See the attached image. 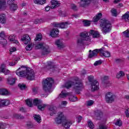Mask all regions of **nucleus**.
I'll use <instances>...</instances> for the list:
<instances>
[{
	"mask_svg": "<svg viewBox=\"0 0 129 129\" xmlns=\"http://www.w3.org/2000/svg\"><path fill=\"white\" fill-rule=\"evenodd\" d=\"M111 13L112 14V16L113 17H117V12L116 11V9H112L111 10Z\"/></svg>",
	"mask_w": 129,
	"mask_h": 129,
	"instance_id": "37",
	"label": "nucleus"
},
{
	"mask_svg": "<svg viewBox=\"0 0 129 129\" xmlns=\"http://www.w3.org/2000/svg\"><path fill=\"white\" fill-rule=\"evenodd\" d=\"M101 17H102V14L98 13L97 15H96L93 18V22L94 23L96 22H98V20L101 18Z\"/></svg>",
	"mask_w": 129,
	"mask_h": 129,
	"instance_id": "30",
	"label": "nucleus"
},
{
	"mask_svg": "<svg viewBox=\"0 0 129 129\" xmlns=\"http://www.w3.org/2000/svg\"><path fill=\"white\" fill-rule=\"evenodd\" d=\"M0 44L3 46V47H5L8 44V41L5 39H3L0 41Z\"/></svg>",
	"mask_w": 129,
	"mask_h": 129,
	"instance_id": "39",
	"label": "nucleus"
},
{
	"mask_svg": "<svg viewBox=\"0 0 129 129\" xmlns=\"http://www.w3.org/2000/svg\"><path fill=\"white\" fill-rule=\"evenodd\" d=\"M105 99L107 103H111V102L114 101L115 96L112 93L109 92L106 95Z\"/></svg>",
	"mask_w": 129,
	"mask_h": 129,
	"instance_id": "10",
	"label": "nucleus"
},
{
	"mask_svg": "<svg viewBox=\"0 0 129 129\" xmlns=\"http://www.w3.org/2000/svg\"><path fill=\"white\" fill-rule=\"evenodd\" d=\"M21 40L24 42V44L26 45L29 44L31 41V37L28 34H25L23 36Z\"/></svg>",
	"mask_w": 129,
	"mask_h": 129,
	"instance_id": "17",
	"label": "nucleus"
},
{
	"mask_svg": "<svg viewBox=\"0 0 129 129\" xmlns=\"http://www.w3.org/2000/svg\"><path fill=\"white\" fill-rule=\"evenodd\" d=\"M33 104L34 105H37L38 109L39 110H44L46 105L42 103V101L39 100L38 98H36L33 100Z\"/></svg>",
	"mask_w": 129,
	"mask_h": 129,
	"instance_id": "9",
	"label": "nucleus"
},
{
	"mask_svg": "<svg viewBox=\"0 0 129 129\" xmlns=\"http://www.w3.org/2000/svg\"><path fill=\"white\" fill-rule=\"evenodd\" d=\"M8 5H9V6H12V5H14V0H9L7 2Z\"/></svg>",
	"mask_w": 129,
	"mask_h": 129,
	"instance_id": "56",
	"label": "nucleus"
},
{
	"mask_svg": "<svg viewBox=\"0 0 129 129\" xmlns=\"http://www.w3.org/2000/svg\"><path fill=\"white\" fill-rule=\"evenodd\" d=\"M88 80L90 81V82H92L93 81V76H90L88 77Z\"/></svg>",
	"mask_w": 129,
	"mask_h": 129,
	"instance_id": "59",
	"label": "nucleus"
},
{
	"mask_svg": "<svg viewBox=\"0 0 129 129\" xmlns=\"http://www.w3.org/2000/svg\"><path fill=\"white\" fill-rule=\"evenodd\" d=\"M50 9H51V7H50V6H46L45 7V11L46 12H49L50 11Z\"/></svg>",
	"mask_w": 129,
	"mask_h": 129,
	"instance_id": "62",
	"label": "nucleus"
},
{
	"mask_svg": "<svg viewBox=\"0 0 129 129\" xmlns=\"http://www.w3.org/2000/svg\"><path fill=\"white\" fill-rule=\"evenodd\" d=\"M18 9V6L16 4H13L10 6V10L11 11H16Z\"/></svg>",
	"mask_w": 129,
	"mask_h": 129,
	"instance_id": "40",
	"label": "nucleus"
},
{
	"mask_svg": "<svg viewBox=\"0 0 129 129\" xmlns=\"http://www.w3.org/2000/svg\"><path fill=\"white\" fill-rule=\"evenodd\" d=\"M9 104H10V100L0 99V107L4 105H9Z\"/></svg>",
	"mask_w": 129,
	"mask_h": 129,
	"instance_id": "25",
	"label": "nucleus"
},
{
	"mask_svg": "<svg viewBox=\"0 0 129 129\" xmlns=\"http://www.w3.org/2000/svg\"><path fill=\"white\" fill-rule=\"evenodd\" d=\"M67 96H69V99L70 101L75 102L77 100V97L72 95L71 93H68L66 90L62 91L61 93L59 95L58 97L64 98V97H67Z\"/></svg>",
	"mask_w": 129,
	"mask_h": 129,
	"instance_id": "6",
	"label": "nucleus"
},
{
	"mask_svg": "<svg viewBox=\"0 0 129 129\" xmlns=\"http://www.w3.org/2000/svg\"><path fill=\"white\" fill-rule=\"evenodd\" d=\"M95 115L96 119L99 120L101 119L103 115V113H102V111L100 110H96L95 112Z\"/></svg>",
	"mask_w": 129,
	"mask_h": 129,
	"instance_id": "15",
	"label": "nucleus"
},
{
	"mask_svg": "<svg viewBox=\"0 0 129 129\" xmlns=\"http://www.w3.org/2000/svg\"><path fill=\"white\" fill-rule=\"evenodd\" d=\"M88 126L89 127H90V128H94V125L93 124V123H92V121H89L88 122Z\"/></svg>",
	"mask_w": 129,
	"mask_h": 129,
	"instance_id": "46",
	"label": "nucleus"
},
{
	"mask_svg": "<svg viewBox=\"0 0 129 129\" xmlns=\"http://www.w3.org/2000/svg\"><path fill=\"white\" fill-rule=\"evenodd\" d=\"M20 60V58H18V59L16 60L15 61H12V62H9V65L10 66H15L17 64V62Z\"/></svg>",
	"mask_w": 129,
	"mask_h": 129,
	"instance_id": "45",
	"label": "nucleus"
},
{
	"mask_svg": "<svg viewBox=\"0 0 129 129\" xmlns=\"http://www.w3.org/2000/svg\"><path fill=\"white\" fill-rule=\"evenodd\" d=\"M115 124L117 125L118 126H121L122 125V123L121 122V120L120 119H118L115 122Z\"/></svg>",
	"mask_w": 129,
	"mask_h": 129,
	"instance_id": "44",
	"label": "nucleus"
},
{
	"mask_svg": "<svg viewBox=\"0 0 129 129\" xmlns=\"http://www.w3.org/2000/svg\"><path fill=\"white\" fill-rule=\"evenodd\" d=\"M67 103H68L67 101H63L61 102V105H67Z\"/></svg>",
	"mask_w": 129,
	"mask_h": 129,
	"instance_id": "64",
	"label": "nucleus"
},
{
	"mask_svg": "<svg viewBox=\"0 0 129 129\" xmlns=\"http://www.w3.org/2000/svg\"><path fill=\"white\" fill-rule=\"evenodd\" d=\"M34 119L35 120V121H37L38 123H40L41 121H42V119H41V116L39 115L34 114L33 115Z\"/></svg>",
	"mask_w": 129,
	"mask_h": 129,
	"instance_id": "31",
	"label": "nucleus"
},
{
	"mask_svg": "<svg viewBox=\"0 0 129 129\" xmlns=\"http://www.w3.org/2000/svg\"><path fill=\"white\" fill-rule=\"evenodd\" d=\"M64 119L65 117H64V115L62 113H60L58 115L57 117L55 118L54 121L56 124H61L62 122L64 121Z\"/></svg>",
	"mask_w": 129,
	"mask_h": 129,
	"instance_id": "11",
	"label": "nucleus"
},
{
	"mask_svg": "<svg viewBox=\"0 0 129 129\" xmlns=\"http://www.w3.org/2000/svg\"><path fill=\"white\" fill-rule=\"evenodd\" d=\"M0 129H5V125L3 123H0Z\"/></svg>",
	"mask_w": 129,
	"mask_h": 129,
	"instance_id": "63",
	"label": "nucleus"
},
{
	"mask_svg": "<svg viewBox=\"0 0 129 129\" xmlns=\"http://www.w3.org/2000/svg\"><path fill=\"white\" fill-rule=\"evenodd\" d=\"M51 3V9H56L60 6V3L58 1L52 0L50 2Z\"/></svg>",
	"mask_w": 129,
	"mask_h": 129,
	"instance_id": "20",
	"label": "nucleus"
},
{
	"mask_svg": "<svg viewBox=\"0 0 129 129\" xmlns=\"http://www.w3.org/2000/svg\"><path fill=\"white\" fill-rule=\"evenodd\" d=\"M58 34H59V30H58V29L53 28L50 31V35L52 38H55V37H57V36H58Z\"/></svg>",
	"mask_w": 129,
	"mask_h": 129,
	"instance_id": "23",
	"label": "nucleus"
},
{
	"mask_svg": "<svg viewBox=\"0 0 129 129\" xmlns=\"http://www.w3.org/2000/svg\"><path fill=\"white\" fill-rule=\"evenodd\" d=\"M0 38L2 39H5V38H6V34H5V32L2 31L0 33Z\"/></svg>",
	"mask_w": 129,
	"mask_h": 129,
	"instance_id": "53",
	"label": "nucleus"
},
{
	"mask_svg": "<svg viewBox=\"0 0 129 129\" xmlns=\"http://www.w3.org/2000/svg\"><path fill=\"white\" fill-rule=\"evenodd\" d=\"M14 117L16 118H18V119H23L24 118V117L21 115L18 114H15L14 115Z\"/></svg>",
	"mask_w": 129,
	"mask_h": 129,
	"instance_id": "51",
	"label": "nucleus"
},
{
	"mask_svg": "<svg viewBox=\"0 0 129 129\" xmlns=\"http://www.w3.org/2000/svg\"><path fill=\"white\" fill-rule=\"evenodd\" d=\"M8 84L9 85H14L16 82V80L13 77H9L7 79Z\"/></svg>",
	"mask_w": 129,
	"mask_h": 129,
	"instance_id": "26",
	"label": "nucleus"
},
{
	"mask_svg": "<svg viewBox=\"0 0 129 129\" xmlns=\"http://www.w3.org/2000/svg\"><path fill=\"white\" fill-rule=\"evenodd\" d=\"M62 86L67 88V89H69V88L73 87V90L75 91L77 94H80V91L84 88L83 83L79 81L78 78H76L74 82L71 81H68Z\"/></svg>",
	"mask_w": 129,
	"mask_h": 129,
	"instance_id": "1",
	"label": "nucleus"
},
{
	"mask_svg": "<svg viewBox=\"0 0 129 129\" xmlns=\"http://www.w3.org/2000/svg\"><path fill=\"white\" fill-rule=\"evenodd\" d=\"M98 53H99V49H96L93 51H91V50H90L88 57L93 58L94 57H96Z\"/></svg>",
	"mask_w": 129,
	"mask_h": 129,
	"instance_id": "12",
	"label": "nucleus"
},
{
	"mask_svg": "<svg viewBox=\"0 0 129 129\" xmlns=\"http://www.w3.org/2000/svg\"><path fill=\"white\" fill-rule=\"evenodd\" d=\"M99 53L102 54V56L106 57V58H108L110 57V53L108 51H106L104 50V48L103 47L99 49Z\"/></svg>",
	"mask_w": 129,
	"mask_h": 129,
	"instance_id": "13",
	"label": "nucleus"
},
{
	"mask_svg": "<svg viewBox=\"0 0 129 129\" xmlns=\"http://www.w3.org/2000/svg\"><path fill=\"white\" fill-rule=\"evenodd\" d=\"M0 72L4 73L5 75H9L10 74V70L6 68L5 64H2L0 68Z\"/></svg>",
	"mask_w": 129,
	"mask_h": 129,
	"instance_id": "21",
	"label": "nucleus"
},
{
	"mask_svg": "<svg viewBox=\"0 0 129 129\" xmlns=\"http://www.w3.org/2000/svg\"><path fill=\"white\" fill-rule=\"evenodd\" d=\"M97 129H106V126L104 123H99V126L97 127Z\"/></svg>",
	"mask_w": 129,
	"mask_h": 129,
	"instance_id": "35",
	"label": "nucleus"
},
{
	"mask_svg": "<svg viewBox=\"0 0 129 129\" xmlns=\"http://www.w3.org/2000/svg\"><path fill=\"white\" fill-rule=\"evenodd\" d=\"M9 39L11 42H12L13 43L17 44V45H19V41L18 40H16V36L14 35H11L9 36Z\"/></svg>",
	"mask_w": 129,
	"mask_h": 129,
	"instance_id": "28",
	"label": "nucleus"
},
{
	"mask_svg": "<svg viewBox=\"0 0 129 129\" xmlns=\"http://www.w3.org/2000/svg\"><path fill=\"white\" fill-rule=\"evenodd\" d=\"M55 45H56L59 49H62L65 47V45L64 44V43H63V41L61 39L57 40L55 41Z\"/></svg>",
	"mask_w": 129,
	"mask_h": 129,
	"instance_id": "22",
	"label": "nucleus"
},
{
	"mask_svg": "<svg viewBox=\"0 0 129 129\" xmlns=\"http://www.w3.org/2000/svg\"><path fill=\"white\" fill-rule=\"evenodd\" d=\"M10 52L13 53V52H15V51H17V48L15 47H11L10 49Z\"/></svg>",
	"mask_w": 129,
	"mask_h": 129,
	"instance_id": "57",
	"label": "nucleus"
},
{
	"mask_svg": "<svg viewBox=\"0 0 129 129\" xmlns=\"http://www.w3.org/2000/svg\"><path fill=\"white\" fill-rule=\"evenodd\" d=\"M88 32H84L81 33L80 37L77 39V45L78 46H82L83 45L84 41H90V37L88 35Z\"/></svg>",
	"mask_w": 129,
	"mask_h": 129,
	"instance_id": "5",
	"label": "nucleus"
},
{
	"mask_svg": "<svg viewBox=\"0 0 129 129\" xmlns=\"http://www.w3.org/2000/svg\"><path fill=\"white\" fill-rule=\"evenodd\" d=\"M7 8V2L6 0H0V11L1 10H5Z\"/></svg>",
	"mask_w": 129,
	"mask_h": 129,
	"instance_id": "24",
	"label": "nucleus"
},
{
	"mask_svg": "<svg viewBox=\"0 0 129 129\" xmlns=\"http://www.w3.org/2000/svg\"><path fill=\"white\" fill-rule=\"evenodd\" d=\"M123 34L126 38H129V30H127L123 32Z\"/></svg>",
	"mask_w": 129,
	"mask_h": 129,
	"instance_id": "50",
	"label": "nucleus"
},
{
	"mask_svg": "<svg viewBox=\"0 0 129 129\" xmlns=\"http://www.w3.org/2000/svg\"><path fill=\"white\" fill-rule=\"evenodd\" d=\"M25 101L27 105L29 106V107H32L33 106V100L32 99H27Z\"/></svg>",
	"mask_w": 129,
	"mask_h": 129,
	"instance_id": "33",
	"label": "nucleus"
},
{
	"mask_svg": "<svg viewBox=\"0 0 129 129\" xmlns=\"http://www.w3.org/2000/svg\"><path fill=\"white\" fill-rule=\"evenodd\" d=\"M0 95H4L7 96L8 95H10V93L8 90L6 89H0Z\"/></svg>",
	"mask_w": 129,
	"mask_h": 129,
	"instance_id": "27",
	"label": "nucleus"
},
{
	"mask_svg": "<svg viewBox=\"0 0 129 129\" xmlns=\"http://www.w3.org/2000/svg\"><path fill=\"white\" fill-rule=\"evenodd\" d=\"M27 125L29 128H33L34 127V125L32 123H28Z\"/></svg>",
	"mask_w": 129,
	"mask_h": 129,
	"instance_id": "55",
	"label": "nucleus"
},
{
	"mask_svg": "<svg viewBox=\"0 0 129 129\" xmlns=\"http://www.w3.org/2000/svg\"><path fill=\"white\" fill-rule=\"evenodd\" d=\"M46 3H47L46 0H39V5H44Z\"/></svg>",
	"mask_w": 129,
	"mask_h": 129,
	"instance_id": "58",
	"label": "nucleus"
},
{
	"mask_svg": "<svg viewBox=\"0 0 129 129\" xmlns=\"http://www.w3.org/2000/svg\"><path fill=\"white\" fill-rule=\"evenodd\" d=\"M68 25L69 24L68 22H62L61 23H56L54 25V27L56 28H61V29H65V28H67L68 27Z\"/></svg>",
	"mask_w": 129,
	"mask_h": 129,
	"instance_id": "14",
	"label": "nucleus"
},
{
	"mask_svg": "<svg viewBox=\"0 0 129 129\" xmlns=\"http://www.w3.org/2000/svg\"><path fill=\"white\" fill-rule=\"evenodd\" d=\"M16 74L20 77H26L28 80H34L35 78L34 71L31 68H27L24 66L19 68L16 71Z\"/></svg>",
	"mask_w": 129,
	"mask_h": 129,
	"instance_id": "2",
	"label": "nucleus"
},
{
	"mask_svg": "<svg viewBox=\"0 0 129 129\" xmlns=\"http://www.w3.org/2000/svg\"><path fill=\"white\" fill-rule=\"evenodd\" d=\"M54 83V80L52 78H47L43 80L42 83L43 89L46 93L52 92V85Z\"/></svg>",
	"mask_w": 129,
	"mask_h": 129,
	"instance_id": "4",
	"label": "nucleus"
},
{
	"mask_svg": "<svg viewBox=\"0 0 129 129\" xmlns=\"http://www.w3.org/2000/svg\"><path fill=\"white\" fill-rule=\"evenodd\" d=\"M87 106H91V105H93L94 104V101L93 100H89L87 102Z\"/></svg>",
	"mask_w": 129,
	"mask_h": 129,
	"instance_id": "48",
	"label": "nucleus"
},
{
	"mask_svg": "<svg viewBox=\"0 0 129 129\" xmlns=\"http://www.w3.org/2000/svg\"><path fill=\"white\" fill-rule=\"evenodd\" d=\"M7 22V18H6V15L0 14V23L1 24H6Z\"/></svg>",
	"mask_w": 129,
	"mask_h": 129,
	"instance_id": "29",
	"label": "nucleus"
},
{
	"mask_svg": "<svg viewBox=\"0 0 129 129\" xmlns=\"http://www.w3.org/2000/svg\"><path fill=\"white\" fill-rule=\"evenodd\" d=\"M89 34L91 35L93 38H99V37H100L99 32L94 30H90V32H89Z\"/></svg>",
	"mask_w": 129,
	"mask_h": 129,
	"instance_id": "18",
	"label": "nucleus"
},
{
	"mask_svg": "<svg viewBox=\"0 0 129 129\" xmlns=\"http://www.w3.org/2000/svg\"><path fill=\"white\" fill-rule=\"evenodd\" d=\"M33 48H34V43H30L29 44H28L26 47L25 49L27 51H31V50H32V49H33Z\"/></svg>",
	"mask_w": 129,
	"mask_h": 129,
	"instance_id": "34",
	"label": "nucleus"
},
{
	"mask_svg": "<svg viewBox=\"0 0 129 129\" xmlns=\"http://www.w3.org/2000/svg\"><path fill=\"white\" fill-rule=\"evenodd\" d=\"M35 49L36 50L42 49L43 50L41 54L43 55H48L50 53V47L49 46H44V43H40L36 45Z\"/></svg>",
	"mask_w": 129,
	"mask_h": 129,
	"instance_id": "7",
	"label": "nucleus"
},
{
	"mask_svg": "<svg viewBox=\"0 0 129 129\" xmlns=\"http://www.w3.org/2000/svg\"><path fill=\"white\" fill-rule=\"evenodd\" d=\"M91 2L95 4L98 3V0H81L78 4L81 8H87L91 4Z\"/></svg>",
	"mask_w": 129,
	"mask_h": 129,
	"instance_id": "8",
	"label": "nucleus"
},
{
	"mask_svg": "<svg viewBox=\"0 0 129 129\" xmlns=\"http://www.w3.org/2000/svg\"><path fill=\"white\" fill-rule=\"evenodd\" d=\"M18 87H19L21 90H25L26 89V85L24 84H19Z\"/></svg>",
	"mask_w": 129,
	"mask_h": 129,
	"instance_id": "42",
	"label": "nucleus"
},
{
	"mask_svg": "<svg viewBox=\"0 0 129 129\" xmlns=\"http://www.w3.org/2000/svg\"><path fill=\"white\" fill-rule=\"evenodd\" d=\"M100 26L104 35H106L111 31V24L106 19H102L100 20Z\"/></svg>",
	"mask_w": 129,
	"mask_h": 129,
	"instance_id": "3",
	"label": "nucleus"
},
{
	"mask_svg": "<svg viewBox=\"0 0 129 129\" xmlns=\"http://www.w3.org/2000/svg\"><path fill=\"white\" fill-rule=\"evenodd\" d=\"M124 75V73H123V72L120 71L118 74H117L116 77L118 79L120 78V77H123V76Z\"/></svg>",
	"mask_w": 129,
	"mask_h": 129,
	"instance_id": "41",
	"label": "nucleus"
},
{
	"mask_svg": "<svg viewBox=\"0 0 129 129\" xmlns=\"http://www.w3.org/2000/svg\"><path fill=\"white\" fill-rule=\"evenodd\" d=\"M71 124H72V122H71V121L67 120L65 118L62 122V126H64L65 128H69Z\"/></svg>",
	"mask_w": 129,
	"mask_h": 129,
	"instance_id": "19",
	"label": "nucleus"
},
{
	"mask_svg": "<svg viewBox=\"0 0 129 129\" xmlns=\"http://www.w3.org/2000/svg\"><path fill=\"white\" fill-rule=\"evenodd\" d=\"M102 63V61L101 60H99L98 61H96L94 63V66H98V65H100Z\"/></svg>",
	"mask_w": 129,
	"mask_h": 129,
	"instance_id": "52",
	"label": "nucleus"
},
{
	"mask_svg": "<svg viewBox=\"0 0 129 129\" xmlns=\"http://www.w3.org/2000/svg\"><path fill=\"white\" fill-rule=\"evenodd\" d=\"M81 120H82V116L78 117V118H77L78 122V123L80 122V121H81Z\"/></svg>",
	"mask_w": 129,
	"mask_h": 129,
	"instance_id": "61",
	"label": "nucleus"
},
{
	"mask_svg": "<svg viewBox=\"0 0 129 129\" xmlns=\"http://www.w3.org/2000/svg\"><path fill=\"white\" fill-rule=\"evenodd\" d=\"M56 109H57V108H56L55 106H51L49 108V110L50 111V115L55 114V113H56Z\"/></svg>",
	"mask_w": 129,
	"mask_h": 129,
	"instance_id": "32",
	"label": "nucleus"
},
{
	"mask_svg": "<svg viewBox=\"0 0 129 129\" xmlns=\"http://www.w3.org/2000/svg\"><path fill=\"white\" fill-rule=\"evenodd\" d=\"M83 24L85 27H89V26L90 25V21L88 20H84L83 21Z\"/></svg>",
	"mask_w": 129,
	"mask_h": 129,
	"instance_id": "47",
	"label": "nucleus"
},
{
	"mask_svg": "<svg viewBox=\"0 0 129 129\" xmlns=\"http://www.w3.org/2000/svg\"><path fill=\"white\" fill-rule=\"evenodd\" d=\"M71 10H73L74 12H76L78 11V7H77V6L76 5L73 4L71 5Z\"/></svg>",
	"mask_w": 129,
	"mask_h": 129,
	"instance_id": "36",
	"label": "nucleus"
},
{
	"mask_svg": "<svg viewBox=\"0 0 129 129\" xmlns=\"http://www.w3.org/2000/svg\"><path fill=\"white\" fill-rule=\"evenodd\" d=\"M33 92L34 93V94H36L38 93V90H39V88L38 87H35L33 88Z\"/></svg>",
	"mask_w": 129,
	"mask_h": 129,
	"instance_id": "54",
	"label": "nucleus"
},
{
	"mask_svg": "<svg viewBox=\"0 0 129 129\" xmlns=\"http://www.w3.org/2000/svg\"><path fill=\"white\" fill-rule=\"evenodd\" d=\"M41 40H42V35L38 34L35 39V41H41Z\"/></svg>",
	"mask_w": 129,
	"mask_h": 129,
	"instance_id": "49",
	"label": "nucleus"
},
{
	"mask_svg": "<svg viewBox=\"0 0 129 129\" xmlns=\"http://www.w3.org/2000/svg\"><path fill=\"white\" fill-rule=\"evenodd\" d=\"M122 19L126 21L127 20L129 21V12H127L123 16Z\"/></svg>",
	"mask_w": 129,
	"mask_h": 129,
	"instance_id": "38",
	"label": "nucleus"
},
{
	"mask_svg": "<svg viewBox=\"0 0 129 129\" xmlns=\"http://www.w3.org/2000/svg\"><path fill=\"white\" fill-rule=\"evenodd\" d=\"M47 67L48 68H50V69H52V68H54V63L51 61L47 62Z\"/></svg>",
	"mask_w": 129,
	"mask_h": 129,
	"instance_id": "43",
	"label": "nucleus"
},
{
	"mask_svg": "<svg viewBox=\"0 0 129 129\" xmlns=\"http://www.w3.org/2000/svg\"><path fill=\"white\" fill-rule=\"evenodd\" d=\"M125 114L126 117H129L128 108L126 109V111H125Z\"/></svg>",
	"mask_w": 129,
	"mask_h": 129,
	"instance_id": "60",
	"label": "nucleus"
},
{
	"mask_svg": "<svg viewBox=\"0 0 129 129\" xmlns=\"http://www.w3.org/2000/svg\"><path fill=\"white\" fill-rule=\"evenodd\" d=\"M99 84L97 81H94L91 83V87H92V91H95V90H97L99 87Z\"/></svg>",
	"mask_w": 129,
	"mask_h": 129,
	"instance_id": "16",
	"label": "nucleus"
}]
</instances>
